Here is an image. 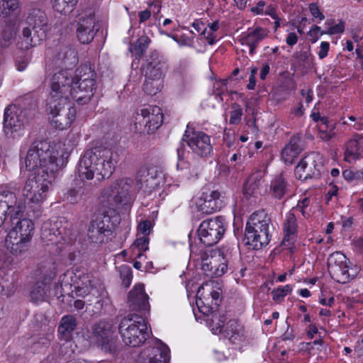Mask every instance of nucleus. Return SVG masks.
I'll use <instances>...</instances> for the list:
<instances>
[{"instance_id":"nucleus-32","label":"nucleus","mask_w":363,"mask_h":363,"mask_svg":"<svg viewBox=\"0 0 363 363\" xmlns=\"http://www.w3.org/2000/svg\"><path fill=\"white\" fill-rule=\"evenodd\" d=\"M220 333L228 338L232 343L240 340L244 335L243 327L240 325L237 320H229Z\"/></svg>"},{"instance_id":"nucleus-40","label":"nucleus","mask_w":363,"mask_h":363,"mask_svg":"<svg viewBox=\"0 0 363 363\" xmlns=\"http://www.w3.org/2000/svg\"><path fill=\"white\" fill-rule=\"evenodd\" d=\"M49 286L45 281H38L33 286L30 296L33 302L43 301L47 297Z\"/></svg>"},{"instance_id":"nucleus-39","label":"nucleus","mask_w":363,"mask_h":363,"mask_svg":"<svg viewBox=\"0 0 363 363\" xmlns=\"http://www.w3.org/2000/svg\"><path fill=\"white\" fill-rule=\"evenodd\" d=\"M150 43V39L147 35H143L140 36L135 43L130 45L129 50L136 58L140 59L143 56Z\"/></svg>"},{"instance_id":"nucleus-3","label":"nucleus","mask_w":363,"mask_h":363,"mask_svg":"<svg viewBox=\"0 0 363 363\" xmlns=\"http://www.w3.org/2000/svg\"><path fill=\"white\" fill-rule=\"evenodd\" d=\"M69 154L63 152L59 156V152L45 140H35L32 143L28 149L25 164L27 170H45L49 173L53 169V174L56 175L60 168L67 163Z\"/></svg>"},{"instance_id":"nucleus-15","label":"nucleus","mask_w":363,"mask_h":363,"mask_svg":"<svg viewBox=\"0 0 363 363\" xmlns=\"http://www.w3.org/2000/svg\"><path fill=\"white\" fill-rule=\"evenodd\" d=\"M323 164L318 153L312 152L304 157L295 169L296 177L306 181L308 179L318 178Z\"/></svg>"},{"instance_id":"nucleus-18","label":"nucleus","mask_w":363,"mask_h":363,"mask_svg":"<svg viewBox=\"0 0 363 363\" xmlns=\"http://www.w3.org/2000/svg\"><path fill=\"white\" fill-rule=\"evenodd\" d=\"M213 252V250L209 253L206 251L201 252V269L207 277H219L227 272L228 265L226 262H221L224 259L223 257H220V255L216 257L212 255Z\"/></svg>"},{"instance_id":"nucleus-19","label":"nucleus","mask_w":363,"mask_h":363,"mask_svg":"<svg viewBox=\"0 0 363 363\" xmlns=\"http://www.w3.org/2000/svg\"><path fill=\"white\" fill-rule=\"evenodd\" d=\"M158 346L145 348L139 354L137 363H169V350L161 340Z\"/></svg>"},{"instance_id":"nucleus-14","label":"nucleus","mask_w":363,"mask_h":363,"mask_svg":"<svg viewBox=\"0 0 363 363\" xmlns=\"http://www.w3.org/2000/svg\"><path fill=\"white\" fill-rule=\"evenodd\" d=\"M182 140L187 143L195 155L201 157H210L213 152L210 136L203 132L192 131L190 133L189 130H186Z\"/></svg>"},{"instance_id":"nucleus-57","label":"nucleus","mask_w":363,"mask_h":363,"mask_svg":"<svg viewBox=\"0 0 363 363\" xmlns=\"http://www.w3.org/2000/svg\"><path fill=\"white\" fill-rule=\"evenodd\" d=\"M358 143L357 140H351L346 149L345 155L352 156L354 159L357 158L358 156Z\"/></svg>"},{"instance_id":"nucleus-5","label":"nucleus","mask_w":363,"mask_h":363,"mask_svg":"<svg viewBox=\"0 0 363 363\" xmlns=\"http://www.w3.org/2000/svg\"><path fill=\"white\" fill-rule=\"evenodd\" d=\"M75 81L74 101L79 105L87 104L94 96L97 86V74L94 67L85 63L74 72Z\"/></svg>"},{"instance_id":"nucleus-7","label":"nucleus","mask_w":363,"mask_h":363,"mask_svg":"<svg viewBox=\"0 0 363 363\" xmlns=\"http://www.w3.org/2000/svg\"><path fill=\"white\" fill-rule=\"evenodd\" d=\"M45 170H37L34 177L29 178L23 189V196L29 203H40L45 196L46 192L52 186L56 175L53 174V169L48 172Z\"/></svg>"},{"instance_id":"nucleus-64","label":"nucleus","mask_w":363,"mask_h":363,"mask_svg":"<svg viewBox=\"0 0 363 363\" xmlns=\"http://www.w3.org/2000/svg\"><path fill=\"white\" fill-rule=\"evenodd\" d=\"M330 48V44L328 42H322L320 44V50L318 52V57L320 59H323L328 55V52Z\"/></svg>"},{"instance_id":"nucleus-16","label":"nucleus","mask_w":363,"mask_h":363,"mask_svg":"<svg viewBox=\"0 0 363 363\" xmlns=\"http://www.w3.org/2000/svg\"><path fill=\"white\" fill-rule=\"evenodd\" d=\"M76 26L77 37L82 44L91 43L99 30V26L92 11L81 16Z\"/></svg>"},{"instance_id":"nucleus-21","label":"nucleus","mask_w":363,"mask_h":363,"mask_svg":"<svg viewBox=\"0 0 363 363\" xmlns=\"http://www.w3.org/2000/svg\"><path fill=\"white\" fill-rule=\"evenodd\" d=\"M129 308L138 312L145 313L150 310L149 297L145 292L143 284H136L128 293Z\"/></svg>"},{"instance_id":"nucleus-9","label":"nucleus","mask_w":363,"mask_h":363,"mask_svg":"<svg viewBox=\"0 0 363 363\" xmlns=\"http://www.w3.org/2000/svg\"><path fill=\"white\" fill-rule=\"evenodd\" d=\"M25 209L24 199L18 198L14 192L9 190L0 191V228L8 217L10 223H14L23 214Z\"/></svg>"},{"instance_id":"nucleus-35","label":"nucleus","mask_w":363,"mask_h":363,"mask_svg":"<svg viewBox=\"0 0 363 363\" xmlns=\"http://www.w3.org/2000/svg\"><path fill=\"white\" fill-rule=\"evenodd\" d=\"M296 218L293 213H290L284 223L285 236L282 241L284 245H289L295 242L296 233Z\"/></svg>"},{"instance_id":"nucleus-49","label":"nucleus","mask_w":363,"mask_h":363,"mask_svg":"<svg viewBox=\"0 0 363 363\" xmlns=\"http://www.w3.org/2000/svg\"><path fill=\"white\" fill-rule=\"evenodd\" d=\"M158 186L159 182L157 179L156 172H155L154 174H151L150 177L145 179V183L141 184L139 188L144 192H147L151 195L155 189L158 188Z\"/></svg>"},{"instance_id":"nucleus-50","label":"nucleus","mask_w":363,"mask_h":363,"mask_svg":"<svg viewBox=\"0 0 363 363\" xmlns=\"http://www.w3.org/2000/svg\"><path fill=\"white\" fill-rule=\"evenodd\" d=\"M62 200L67 203L75 204L82 202L81 198L76 187H71L62 194Z\"/></svg>"},{"instance_id":"nucleus-33","label":"nucleus","mask_w":363,"mask_h":363,"mask_svg":"<svg viewBox=\"0 0 363 363\" xmlns=\"http://www.w3.org/2000/svg\"><path fill=\"white\" fill-rule=\"evenodd\" d=\"M10 106H16L18 111H21L22 114H30V120H32L37 108V101L32 96L26 95L20 98L16 104Z\"/></svg>"},{"instance_id":"nucleus-22","label":"nucleus","mask_w":363,"mask_h":363,"mask_svg":"<svg viewBox=\"0 0 363 363\" xmlns=\"http://www.w3.org/2000/svg\"><path fill=\"white\" fill-rule=\"evenodd\" d=\"M48 32L40 28H34L27 26L23 28L21 41L19 43L21 49L28 50L31 47L36 46L46 39Z\"/></svg>"},{"instance_id":"nucleus-59","label":"nucleus","mask_w":363,"mask_h":363,"mask_svg":"<svg viewBox=\"0 0 363 363\" xmlns=\"http://www.w3.org/2000/svg\"><path fill=\"white\" fill-rule=\"evenodd\" d=\"M152 223L149 220H145L138 224V230L145 236L150 234Z\"/></svg>"},{"instance_id":"nucleus-12","label":"nucleus","mask_w":363,"mask_h":363,"mask_svg":"<svg viewBox=\"0 0 363 363\" xmlns=\"http://www.w3.org/2000/svg\"><path fill=\"white\" fill-rule=\"evenodd\" d=\"M328 268L331 277L340 284H346L354 277L349 272L347 258L340 252H335L328 257Z\"/></svg>"},{"instance_id":"nucleus-53","label":"nucleus","mask_w":363,"mask_h":363,"mask_svg":"<svg viewBox=\"0 0 363 363\" xmlns=\"http://www.w3.org/2000/svg\"><path fill=\"white\" fill-rule=\"evenodd\" d=\"M231 107L233 110L230 112L229 123L230 124L233 125L238 124L240 122L241 117L242 116V108L237 103H233L231 105Z\"/></svg>"},{"instance_id":"nucleus-56","label":"nucleus","mask_w":363,"mask_h":363,"mask_svg":"<svg viewBox=\"0 0 363 363\" xmlns=\"http://www.w3.org/2000/svg\"><path fill=\"white\" fill-rule=\"evenodd\" d=\"M133 244L140 252L146 251L148 250L149 238L144 235L141 238H137ZM140 256L141 252L138 254V257H139Z\"/></svg>"},{"instance_id":"nucleus-37","label":"nucleus","mask_w":363,"mask_h":363,"mask_svg":"<svg viewBox=\"0 0 363 363\" xmlns=\"http://www.w3.org/2000/svg\"><path fill=\"white\" fill-rule=\"evenodd\" d=\"M270 189L274 198L281 199L288 191L287 182L279 174L272 181Z\"/></svg>"},{"instance_id":"nucleus-60","label":"nucleus","mask_w":363,"mask_h":363,"mask_svg":"<svg viewBox=\"0 0 363 363\" xmlns=\"http://www.w3.org/2000/svg\"><path fill=\"white\" fill-rule=\"evenodd\" d=\"M196 306L199 308L200 312L206 315H208L209 313H211L213 311V307L212 306H206L201 298H197Z\"/></svg>"},{"instance_id":"nucleus-54","label":"nucleus","mask_w":363,"mask_h":363,"mask_svg":"<svg viewBox=\"0 0 363 363\" xmlns=\"http://www.w3.org/2000/svg\"><path fill=\"white\" fill-rule=\"evenodd\" d=\"M155 172H150V170L146 167H142L138 171L135 179L136 183L138 187L143 184L145 182V179L150 177L151 174H154Z\"/></svg>"},{"instance_id":"nucleus-13","label":"nucleus","mask_w":363,"mask_h":363,"mask_svg":"<svg viewBox=\"0 0 363 363\" xmlns=\"http://www.w3.org/2000/svg\"><path fill=\"white\" fill-rule=\"evenodd\" d=\"M93 334L104 352L114 354L118 351L117 340L113 337V325L110 321L101 320L94 325Z\"/></svg>"},{"instance_id":"nucleus-51","label":"nucleus","mask_w":363,"mask_h":363,"mask_svg":"<svg viewBox=\"0 0 363 363\" xmlns=\"http://www.w3.org/2000/svg\"><path fill=\"white\" fill-rule=\"evenodd\" d=\"M120 278L122 281V284L128 288L131 284L133 279L132 269L129 266L123 265L119 269Z\"/></svg>"},{"instance_id":"nucleus-47","label":"nucleus","mask_w":363,"mask_h":363,"mask_svg":"<svg viewBox=\"0 0 363 363\" xmlns=\"http://www.w3.org/2000/svg\"><path fill=\"white\" fill-rule=\"evenodd\" d=\"M301 143L302 140L299 135H296L292 136L289 143L285 146V155H288L286 154L287 151L292 152L294 155H299L303 149Z\"/></svg>"},{"instance_id":"nucleus-41","label":"nucleus","mask_w":363,"mask_h":363,"mask_svg":"<svg viewBox=\"0 0 363 363\" xmlns=\"http://www.w3.org/2000/svg\"><path fill=\"white\" fill-rule=\"evenodd\" d=\"M145 77V80L143 84V90L147 94L154 96L161 91L162 87V78H149L148 76Z\"/></svg>"},{"instance_id":"nucleus-42","label":"nucleus","mask_w":363,"mask_h":363,"mask_svg":"<svg viewBox=\"0 0 363 363\" xmlns=\"http://www.w3.org/2000/svg\"><path fill=\"white\" fill-rule=\"evenodd\" d=\"M19 0H0V16L4 18L16 13L19 9Z\"/></svg>"},{"instance_id":"nucleus-31","label":"nucleus","mask_w":363,"mask_h":363,"mask_svg":"<svg viewBox=\"0 0 363 363\" xmlns=\"http://www.w3.org/2000/svg\"><path fill=\"white\" fill-rule=\"evenodd\" d=\"M143 114H147L148 118V134L157 130L163 121V113L158 106L142 108L140 110Z\"/></svg>"},{"instance_id":"nucleus-62","label":"nucleus","mask_w":363,"mask_h":363,"mask_svg":"<svg viewBox=\"0 0 363 363\" xmlns=\"http://www.w3.org/2000/svg\"><path fill=\"white\" fill-rule=\"evenodd\" d=\"M288 155L286 156L285 155V147L283 149L281 152V157L284 160V162L287 164H293L294 159L296 158L298 155H294L292 152H288L286 153Z\"/></svg>"},{"instance_id":"nucleus-20","label":"nucleus","mask_w":363,"mask_h":363,"mask_svg":"<svg viewBox=\"0 0 363 363\" xmlns=\"http://www.w3.org/2000/svg\"><path fill=\"white\" fill-rule=\"evenodd\" d=\"M144 70L145 76L149 78L162 79L167 70V64L162 55L157 50H152L146 57Z\"/></svg>"},{"instance_id":"nucleus-30","label":"nucleus","mask_w":363,"mask_h":363,"mask_svg":"<svg viewBox=\"0 0 363 363\" xmlns=\"http://www.w3.org/2000/svg\"><path fill=\"white\" fill-rule=\"evenodd\" d=\"M75 274L74 284L75 293L78 296H85L90 294L93 285H92V276L88 273H84L78 272Z\"/></svg>"},{"instance_id":"nucleus-43","label":"nucleus","mask_w":363,"mask_h":363,"mask_svg":"<svg viewBox=\"0 0 363 363\" xmlns=\"http://www.w3.org/2000/svg\"><path fill=\"white\" fill-rule=\"evenodd\" d=\"M77 3L78 0H53L52 7L56 11L66 15L73 10Z\"/></svg>"},{"instance_id":"nucleus-17","label":"nucleus","mask_w":363,"mask_h":363,"mask_svg":"<svg viewBox=\"0 0 363 363\" xmlns=\"http://www.w3.org/2000/svg\"><path fill=\"white\" fill-rule=\"evenodd\" d=\"M30 121V114H22L16 106H8L4 111V128L6 134L16 133L24 128Z\"/></svg>"},{"instance_id":"nucleus-4","label":"nucleus","mask_w":363,"mask_h":363,"mask_svg":"<svg viewBox=\"0 0 363 363\" xmlns=\"http://www.w3.org/2000/svg\"><path fill=\"white\" fill-rule=\"evenodd\" d=\"M270 218L264 212L252 213L245 227L243 242L249 249L259 250L269 244Z\"/></svg>"},{"instance_id":"nucleus-24","label":"nucleus","mask_w":363,"mask_h":363,"mask_svg":"<svg viewBox=\"0 0 363 363\" xmlns=\"http://www.w3.org/2000/svg\"><path fill=\"white\" fill-rule=\"evenodd\" d=\"M11 223L13 226L9 233H16L18 238L31 240L35 230L34 223L30 219L25 218L24 213L19 218H16L14 223Z\"/></svg>"},{"instance_id":"nucleus-6","label":"nucleus","mask_w":363,"mask_h":363,"mask_svg":"<svg viewBox=\"0 0 363 363\" xmlns=\"http://www.w3.org/2000/svg\"><path fill=\"white\" fill-rule=\"evenodd\" d=\"M129 315L121 319L118 330L123 342L130 347H138L143 344L149 337L147 327L143 317Z\"/></svg>"},{"instance_id":"nucleus-63","label":"nucleus","mask_w":363,"mask_h":363,"mask_svg":"<svg viewBox=\"0 0 363 363\" xmlns=\"http://www.w3.org/2000/svg\"><path fill=\"white\" fill-rule=\"evenodd\" d=\"M321 29L320 27L318 26H315L308 33V35L311 37V41L314 43H315L318 39V34H321Z\"/></svg>"},{"instance_id":"nucleus-27","label":"nucleus","mask_w":363,"mask_h":363,"mask_svg":"<svg viewBox=\"0 0 363 363\" xmlns=\"http://www.w3.org/2000/svg\"><path fill=\"white\" fill-rule=\"evenodd\" d=\"M26 23L34 28H40L48 31V19L44 11L38 8H33L29 11Z\"/></svg>"},{"instance_id":"nucleus-10","label":"nucleus","mask_w":363,"mask_h":363,"mask_svg":"<svg viewBox=\"0 0 363 363\" xmlns=\"http://www.w3.org/2000/svg\"><path fill=\"white\" fill-rule=\"evenodd\" d=\"M225 230V218L216 216L202 221L197 233L201 243L206 246H213L222 238Z\"/></svg>"},{"instance_id":"nucleus-2","label":"nucleus","mask_w":363,"mask_h":363,"mask_svg":"<svg viewBox=\"0 0 363 363\" xmlns=\"http://www.w3.org/2000/svg\"><path fill=\"white\" fill-rule=\"evenodd\" d=\"M119 161L117 152L104 145L88 147L80 157L78 174L82 185L76 186L82 201L89 197L93 187L85 182L94 177L101 182L108 179L114 172Z\"/></svg>"},{"instance_id":"nucleus-58","label":"nucleus","mask_w":363,"mask_h":363,"mask_svg":"<svg viewBox=\"0 0 363 363\" xmlns=\"http://www.w3.org/2000/svg\"><path fill=\"white\" fill-rule=\"evenodd\" d=\"M344 30H345L344 23L341 22V23H339L332 26V27H330L328 31L321 32V35L326 34V33L330 34V35L342 33L344 32Z\"/></svg>"},{"instance_id":"nucleus-61","label":"nucleus","mask_w":363,"mask_h":363,"mask_svg":"<svg viewBox=\"0 0 363 363\" xmlns=\"http://www.w3.org/2000/svg\"><path fill=\"white\" fill-rule=\"evenodd\" d=\"M309 10L314 18H318L320 21L325 18V16L320 11L317 4L312 3L309 5Z\"/></svg>"},{"instance_id":"nucleus-34","label":"nucleus","mask_w":363,"mask_h":363,"mask_svg":"<svg viewBox=\"0 0 363 363\" xmlns=\"http://www.w3.org/2000/svg\"><path fill=\"white\" fill-rule=\"evenodd\" d=\"M60 235L61 231L57 227V223L47 221L42 225L40 237L45 242H57L58 236ZM47 244L48 245V243Z\"/></svg>"},{"instance_id":"nucleus-11","label":"nucleus","mask_w":363,"mask_h":363,"mask_svg":"<svg viewBox=\"0 0 363 363\" xmlns=\"http://www.w3.org/2000/svg\"><path fill=\"white\" fill-rule=\"evenodd\" d=\"M67 102L61 101L48 100V106L52 115L51 124L60 130L69 128L75 118L76 110L74 108H65Z\"/></svg>"},{"instance_id":"nucleus-52","label":"nucleus","mask_w":363,"mask_h":363,"mask_svg":"<svg viewBox=\"0 0 363 363\" xmlns=\"http://www.w3.org/2000/svg\"><path fill=\"white\" fill-rule=\"evenodd\" d=\"M292 288L289 284L283 287L274 289L272 291V298L276 302H280L288 294H290Z\"/></svg>"},{"instance_id":"nucleus-38","label":"nucleus","mask_w":363,"mask_h":363,"mask_svg":"<svg viewBox=\"0 0 363 363\" xmlns=\"http://www.w3.org/2000/svg\"><path fill=\"white\" fill-rule=\"evenodd\" d=\"M263 177L262 171L258 170L252 174L243 186V194L246 196H252L259 189L260 180Z\"/></svg>"},{"instance_id":"nucleus-48","label":"nucleus","mask_w":363,"mask_h":363,"mask_svg":"<svg viewBox=\"0 0 363 363\" xmlns=\"http://www.w3.org/2000/svg\"><path fill=\"white\" fill-rule=\"evenodd\" d=\"M33 205L26 204V209L24 211V218L30 219L31 221L38 219L42 215V209L40 203H33Z\"/></svg>"},{"instance_id":"nucleus-46","label":"nucleus","mask_w":363,"mask_h":363,"mask_svg":"<svg viewBox=\"0 0 363 363\" xmlns=\"http://www.w3.org/2000/svg\"><path fill=\"white\" fill-rule=\"evenodd\" d=\"M135 132L148 134V118L147 114L138 111L134 121Z\"/></svg>"},{"instance_id":"nucleus-8","label":"nucleus","mask_w":363,"mask_h":363,"mask_svg":"<svg viewBox=\"0 0 363 363\" xmlns=\"http://www.w3.org/2000/svg\"><path fill=\"white\" fill-rule=\"evenodd\" d=\"M50 89L48 100L67 102L70 97L74 100V72L72 70L62 69L55 72L51 79Z\"/></svg>"},{"instance_id":"nucleus-23","label":"nucleus","mask_w":363,"mask_h":363,"mask_svg":"<svg viewBox=\"0 0 363 363\" xmlns=\"http://www.w3.org/2000/svg\"><path fill=\"white\" fill-rule=\"evenodd\" d=\"M55 62L63 69L71 70L78 62L77 52L70 46H62L55 55Z\"/></svg>"},{"instance_id":"nucleus-45","label":"nucleus","mask_w":363,"mask_h":363,"mask_svg":"<svg viewBox=\"0 0 363 363\" xmlns=\"http://www.w3.org/2000/svg\"><path fill=\"white\" fill-rule=\"evenodd\" d=\"M211 321L215 324V327L212 328L213 333H220L225 328V323L228 320V317L225 313H220L217 311H213L211 313Z\"/></svg>"},{"instance_id":"nucleus-26","label":"nucleus","mask_w":363,"mask_h":363,"mask_svg":"<svg viewBox=\"0 0 363 363\" xmlns=\"http://www.w3.org/2000/svg\"><path fill=\"white\" fill-rule=\"evenodd\" d=\"M30 241L18 238L14 233H9L6 238L7 248L15 256L24 255L29 248Z\"/></svg>"},{"instance_id":"nucleus-36","label":"nucleus","mask_w":363,"mask_h":363,"mask_svg":"<svg viewBox=\"0 0 363 363\" xmlns=\"http://www.w3.org/2000/svg\"><path fill=\"white\" fill-rule=\"evenodd\" d=\"M16 35V24L11 21H5V24L1 30L0 38V47L8 48Z\"/></svg>"},{"instance_id":"nucleus-25","label":"nucleus","mask_w":363,"mask_h":363,"mask_svg":"<svg viewBox=\"0 0 363 363\" xmlns=\"http://www.w3.org/2000/svg\"><path fill=\"white\" fill-rule=\"evenodd\" d=\"M223 204L220 194L218 191H212L206 195L202 202L199 205V211L203 214H211L220 210Z\"/></svg>"},{"instance_id":"nucleus-29","label":"nucleus","mask_w":363,"mask_h":363,"mask_svg":"<svg viewBox=\"0 0 363 363\" xmlns=\"http://www.w3.org/2000/svg\"><path fill=\"white\" fill-rule=\"evenodd\" d=\"M78 325L77 318L72 315H64L58 326V333L61 338L69 341L72 337V333L77 329Z\"/></svg>"},{"instance_id":"nucleus-1","label":"nucleus","mask_w":363,"mask_h":363,"mask_svg":"<svg viewBox=\"0 0 363 363\" xmlns=\"http://www.w3.org/2000/svg\"><path fill=\"white\" fill-rule=\"evenodd\" d=\"M131 186L132 180L125 178L116 180L103 190L100 206L87 229V237L91 242L103 243L111 239L115 228L121 220L116 208L130 201L129 191Z\"/></svg>"},{"instance_id":"nucleus-28","label":"nucleus","mask_w":363,"mask_h":363,"mask_svg":"<svg viewBox=\"0 0 363 363\" xmlns=\"http://www.w3.org/2000/svg\"><path fill=\"white\" fill-rule=\"evenodd\" d=\"M267 35L265 29L261 27H257L254 30H249L247 35L241 38L242 45H246L250 48V54L252 55L258 43Z\"/></svg>"},{"instance_id":"nucleus-55","label":"nucleus","mask_w":363,"mask_h":363,"mask_svg":"<svg viewBox=\"0 0 363 363\" xmlns=\"http://www.w3.org/2000/svg\"><path fill=\"white\" fill-rule=\"evenodd\" d=\"M342 176L348 182L358 181L363 179V172L345 169L342 172Z\"/></svg>"},{"instance_id":"nucleus-44","label":"nucleus","mask_w":363,"mask_h":363,"mask_svg":"<svg viewBox=\"0 0 363 363\" xmlns=\"http://www.w3.org/2000/svg\"><path fill=\"white\" fill-rule=\"evenodd\" d=\"M295 56L304 69H311L314 68V57L310 52V47L307 50H301L296 52Z\"/></svg>"}]
</instances>
